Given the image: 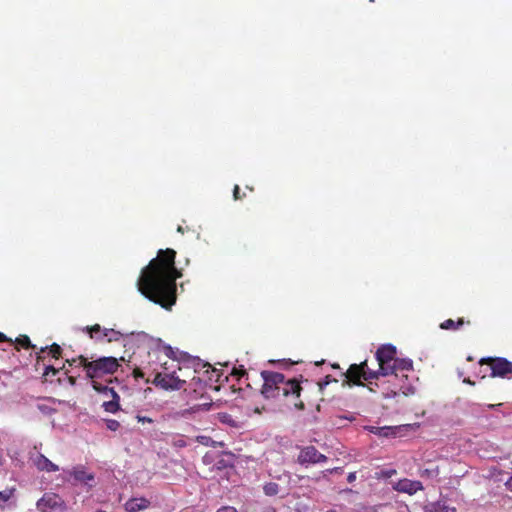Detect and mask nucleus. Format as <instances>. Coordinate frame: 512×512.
Wrapping results in <instances>:
<instances>
[{"mask_svg": "<svg viewBox=\"0 0 512 512\" xmlns=\"http://www.w3.org/2000/svg\"><path fill=\"white\" fill-rule=\"evenodd\" d=\"M176 251L160 249L157 256L142 269L137 281L138 290L147 299L170 310L176 303V280L182 273L175 266Z\"/></svg>", "mask_w": 512, "mask_h": 512, "instance_id": "nucleus-1", "label": "nucleus"}, {"mask_svg": "<svg viewBox=\"0 0 512 512\" xmlns=\"http://www.w3.org/2000/svg\"><path fill=\"white\" fill-rule=\"evenodd\" d=\"M261 377V394L266 399L282 396L287 404L299 411L312 408L316 403V398L308 395L309 389L296 378L286 380L283 374L266 370L261 372Z\"/></svg>", "mask_w": 512, "mask_h": 512, "instance_id": "nucleus-2", "label": "nucleus"}, {"mask_svg": "<svg viewBox=\"0 0 512 512\" xmlns=\"http://www.w3.org/2000/svg\"><path fill=\"white\" fill-rule=\"evenodd\" d=\"M119 361H124V357L120 359L100 357L92 361H89L86 357H81L80 364L86 373V377L91 380L93 389L97 392H102L107 391L108 386L98 382V379L105 375H113L120 366Z\"/></svg>", "mask_w": 512, "mask_h": 512, "instance_id": "nucleus-3", "label": "nucleus"}, {"mask_svg": "<svg viewBox=\"0 0 512 512\" xmlns=\"http://www.w3.org/2000/svg\"><path fill=\"white\" fill-rule=\"evenodd\" d=\"M396 347L391 344L380 346L375 357L378 362L380 374L387 375L389 372H411L413 370V362L411 359L397 358Z\"/></svg>", "mask_w": 512, "mask_h": 512, "instance_id": "nucleus-4", "label": "nucleus"}, {"mask_svg": "<svg viewBox=\"0 0 512 512\" xmlns=\"http://www.w3.org/2000/svg\"><path fill=\"white\" fill-rule=\"evenodd\" d=\"M385 377L386 385L382 389V398L389 399L399 395L408 396L415 388L408 382L407 372H389Z\"/></svg>", "mask_w": 512, "mask_h": 512, "instance_id": "nucleus-5", "label": "nucleus"}, {"mask_svg": "<svg viewBox=\"0 0 512 512\" xmlns=\"http://www.w3.org/2000/svg\"><path fill=\"white\" fill-rule=\"evenodd\" d=\"M379 375H381L380 369H371L368 366V361L364 360L359 364H351L347 371L342 373V376L345 377L343 385H364L363 380L378 378Z\"/></svg>", "mask_w": 512, "mask_h": 512, "instance_id": "nucleus-6", "label": "nucleus"}, {"mask_svg": "<svg viewBox=\"0 0 512 512\" xmlns=\"http://www.w3.org/2000/svg\"><path fill=\"white\" fill-rule=\"evenodd\" d=\"M147 355L149 359H151L152 363H159L161 367V371H158L156 367L151 369L152 373L159 374H172V375H180L182 373H193L190 368L187 366H182L181 363L175 358H169L165 361H162L160 352L158 350L148 351Z\"/></svg>", "mask_w": 512, "mask_h": 512, "instance_id": "nucleus-7", "label": "nucleus"}, {"mask_svg": "<svg viewBox=\"0 0 512 512\" xmlns=\"http://www.w3.org/2000/svg\"><path fill=\"white\" fill-rule=\"evenodd\" d=\"M191 374L192 373H182L180 375H172L167 373H155L152 383L164 390H180L184 388L187 378H189Z\"/></svg>", "mask_w": 512, "mask_h": 512, "instance_id": "nucleus-8", "label": "nucleus"}, {"mask_svg": "<svg viewBox=\"0 0 512 512\" xmlns=\"http://www.w3.org/2000/svg\"><path fill=\"white\" fill-rule=\"evenodd\" d=\"M480 365L489 367L491 377H505L512 373V362L505 358H483Z\"/></svg>", "mask_w": 512, "mask_h": 512, "instance_id": "nucleus-9", "label": "nucleus"}, {"mask_svg": "<svg viewBox=\"0 0 512 512\" xmlns=\"http://www.w3.org/2000/svg\"><path fill=\"white\" fill-rule=\"evenodd\" d=\"M64 500L56 493H45L36 503V507L40 512H53L63 509Z\"/></svg>", "mask_w": 512, "mask_h": 512, "instance_id": "nucleus-10", "label": "nucleus"}, {"mask_svg": "<svg viewBox=\"0 0 512 512\" xmlns=\"http://www.w3.org/2000/svg\"><path fill=\"white\" fill-rule=\"evenodd\" d=\"M327 460V456L320 453L314 446L301 448L297 457V461L301 465L324 463Z\"/></svg>", "mask_w": 512, "mask_h": 512, "instance_id": "nucleus-11", "label": "nucleus"}, {"mask_svg": "<svg viewBox=\"0 0 512 512\" xmlns=\"http://www.w3.org/2000/svg\"><path fill=\"white\" fill-rule=\"evenodd\" d=\"M301 385L303 387H306L309 389L308 395L311 397L316 398V403L313 407H316L317 411H320V404L318 403V395L322 394L324 388L329 385L331 382H337L336 379H332L330 375H327L322 381H319L316 383V385H313L311 382H309L307 379L300 381Z\"/></svg>", "mask_w": 512, "mask_h": 512, "instance_id": "nucleus-12", "label": "nucleus"}, {"mask_svg": "<svg viewBox=\"0 0 512 512\" xmlns=\"http://www.w3.org/2000/svg\"><path fill=\"white\" fill-rule=\"evenodd\" d=\"M393 490L406 493L408 495H414L418 491H422L424 489L422 483L418 480H410L408 478L400 479L392 485Z\"/></svg>", "mask_w": 512, "mask_h": 512, "instance_id": "nucleus-13", "label": "nucleus"}, {"mask_svg": "<svg viewBox=\"0 0 512 512\" xmlns=\"http://www.w3.org/2000/svg\"><path fill=\"white\" fill-rule=\"evenodd\" d=\"M423 512H457V508L446 497H440L436 501H430L424 504Z\"/></svg>", "mask_w": 512, "mask_h": 512, "instance_id": "nucleus-14", "label": "nucleus"}, {"mask_svg": "<svg viewBox=\"0 0 512 512\" xmlns=\"http://www.w3.org/2000/svg\"><path fill=\"white\" fill-rule=\"evenodd\" d=\"M69 473L77 482L88 485L89 487L94 486L95 475L88 472L84 466H75Z\"/></svg>", "mask_w": 512, "mask_h": 512, "instance_id": "nucleus-15", "label": "nucleus"}, {"mask_svg": "<svg viewBox=\"0 0 512 512\" xmlns=\"http://www.w3.org/2000/svg\"><path fill=\"white\" fill-rule=\"evenodd\" d=\"M149 506L150 501L144 497L131 498L124 504L127 512H139L147 509Z\"/></svg>", "mask_w": 512, "mask_h": 512, "instance_id": "nucleus-16", "label": "nucleus"}, {"mask_svg": "<svg viewBox=\"0 0 512 512\" xmlns=\"http://www.w3.org/2000/svg\"><path fill=\"white\" fill-rule=\"evenodd\" d=\"M33 463L39 471L45 472H56L59 470V467L51 462L47 457L43 454H38L34 459Z\"/></svg>", "mask_w": 512, "mask_h": 512, "instance_id": "nucleus-17", "label": "nucleus"}, {"mask_svg": "<svg viewBox=\"0 0 512 512\" xmlns=\"http://www.w3.org/2000/svg\"><path fill=\"white\" fill-rule=\"evenodd\" d=\"M101 393H105L106 395L110 394V396L112 397V400L105 401L103 403L102 406H103L104 410L106 412L116 413L120 409V405H119L120 397L117 394V392L113 388L108 387L107 391H102Z\"/></svg>", "mask_w": 512, "mask_h": 512, "instance_id": "nucleus-18", "label": "nucleus"}, {"mask_svg": "<svg viewBox=\"0 0 512 512\" xmlns=\"http://www.w3.org/2000/svg\"><path fill=\"white\" fill-rule=\"evenodd\" d=\"M363 382V387H366L372 393H380L381 395L382 389L386 385L385 377L383 375H379L378 378L363 380Z\"/></svg>", "mask_w": 512, "mask_h": 512, "instance_id": "nucleus-19", "label": "nucleus"}, {"mask_svg": "<svg viewBox=\"0 0 512 512\" xmlns=\"http://www.w3.org/2000/svg\"><path fill=\"white\" fill-rule=\"evenodd\" d=\"M48 350V353L55 359H59L62 355V348L57 344L53 343L51 346L43 347L37 353V363L44 361L45 356L43 355Z\"/></svg>", "mask_w": 512, "mask_h": 512, "instance_id": "nucleus-20", "label": "nucleus"}, {"mask_svg": "<svg viewBox=\"0 0 512 512\" xmlns=\"http://www.w3.org/2000/svg\"><path fill=\"white\" fill-rule=\"evenodd\" d=\"M440 475V469L437 465H432L420 471V476L426 479H437Z\"/></svg>", "mask_w": 512, "mask_h": 512, "instance_id": "nucleus-21", "label": "nucleus"}, {"mask_svg": "<svg viewBox=\"0 0 512 512\" xmlns=\"http://www.w3.org/2000/svg\"><path fill=\"white\" fill-rule=\"evenodd\" d=\"M464 323L463 318H459L457 321L447 319L440 324V328L443 330H458Z\"/></svg>", "mask_w": 512, "mask_h": 512, "instance_id": "nucleus-22", "label": "nucleus"}, {"mask_svg": "<svg viewBox=\"0 0 512 512\" xmlns=\"http://www.w3.org/2000/svg\"><path fill=\"white\" fill-rule=\"evenodd\" d=\"M280 486L275 482H267L263 486V492L266 496H275L279 493Z\"/></svg>", "mask_w": 512, "mask_h": 512, "instance_id": "nucleus-23", "label": "nucleus"}, {"mask_svg": "<svg viewBox=\"0 0 512 512\" xmlns=\"http://www.w3.org/2000/svg\"><path fill=\"white\" fill-rule=\"evenodd\" d=\"M15 488H7L0 491V508L3 509L6 503L14 496Z\"/></svg>", "mask_w": 512, "mask_h": 512, "instance_id": "nucleus-24", "label": "nucleus"}, {"mask_svg": "<svg viewBox=\"0 0 512 512\" xmlns=\"http://www.w3.org/2000/svg\"><path fill=\"white\" fill-rule=\"evenodd\" d=\"M122 334L114 329H103L102 338H107L108 342L119 341Z\"/></svg>", "mask_w": 512, "mask_h": 512, "instance_id": "nucleus-25", "label": "nucleus"}, {"mask_svg": "<svg viewBox=\"0 0 512 512\" xmlns=\"http://www.w3.org/2000/svg\"><path fill=\"white\" fill-rule=\"evenodd\" d=\"M15 343L17 346H21L25 349L36 348L35 345L31 344L30 338L27 335H20L19 337L16 338Z\"/></svg>", "mask_w": 512, "mask_h": 512, "instance_id": "nucleus-26", "label": "nucleus"}, {"mask_svg": "<svg viewBox=\"0 0 512 512\" xmlns=\"http://www.w3.org/2000/svg\"><path fill=\"white\" fill-rule=\"evenodd\" d=\"M144 369H149L151 370L152 369V361L150 360L147 364V366H143V367H138V366H135L133 368V377L135 379H139V378H143L144 377Z\"/></svg>", "mask_w": 512, "mask_h": 512, "instance_id": "nucleus-27", "label": "nucleus"}, {"mask_svg": "<svg viewBox=\"0 0 512 512\" xmlns=\"http://www.w3.org/2000/svg\"><path fill=\"white\" fill-rule=\"evenodd\" d=\"M396 474H397L396 469H392V468L391 469H382L380 472L377 473V478L388 479Z\"/></svg>", "mask_w": 512, "mask_h": 512, "instance_id": "nucleus-28", "label": "nucleus"}, {"mask_svg": "<svg viewBox=\"0 0 512 512\" xmlns=\"http://www.w3.org/2000/svg\"><path fill=\"white\" fill-rule=\"evenodd\" d=\"M390 427H373L371 432L379 435L387 437L390 434Z\"/></svg>", "mask_w": 512, "mask_h": 512, "instance_id": "nucleus-29", "label": "nucleus"}, {"mask_svg": "<svg viewBox=\"0 0 512 512\" xmlns=\"http://www.w3.org/2000/svg\"><path fill=\"white\" fill-rule=\"evenodd\" d=\"M86 331L90 335L91 338H94V334H97V333H100V332L103 333V329L101 328V326L99 324H95V325H92V326H87L86 327Z\"/></svg>", "mask_w": 512, "mask_h": 512, "instance_id": "nucleus-30", "label": "nucleus"}, {"mask_svg": "<svg viewBox=\"0 0 512 512\" xmlns=\"http://www.w3.org/2000/svg\"><path fill=\"white\" fill-rule=\"evenodd\" d=\"M213 405L212 401L210 400L209 402L208 401H202V403H199L195 406L192 407L193 410H204V411H208L211 406Z\"/></svg>", "mask_w": 512, "mask_h": 512, "instance_id": "nucleus-31", "label": "nucleus"}, {"mask_svg": "<svg viewBox=\"0 0 512 512\" xmlns=\"http://www.w3.org/2000/svg\"><path fill=\"white\" fill-rule=\"evenodd\" d=\"M172 445L177 448H184L187 446V442L183 437H177L172 441Z\"/></svg>", "mask_w": 512, "mask_h": 512, "instance_id": "nucleus-32", "label": "nucleus"}, {"mask_svg": "<svg viewBox=\"0 0 512 512\" xmlns=\"http://www.w3.org/2000/svg\"><path fill=\"white\" fill-rule=\"evenodd\" d=\"M106 425L107 428L111 431H116L120 427V423L114 419L107 420Z\"/></svg>", "mask_w": 512, "mask_h": 512, "instance_id": "nucleus-33", "label": "nucleus"}, {"mask_svg": "<svg viewBox=\"0 0 512 512\" xmlns=\"http://www.w3.org/2000/svg\"><path fill=\"white\" fill-rule=\"evenodd\" d=\"M244 197H245V193L241 194L240 193V187L238 185H235L234 189H233V198H234V200H242Z\"/></svg>", "mask_w": 512, "mask_h": 512, "instance_id": "nucleus-34", "label": "nucleus"}, {"mask_svg": "<svg viewBox=\"0 0 512 512\" xmlns=\"http://www.w3.org/2000/svg\"><path fill=\"white\" fill-rule=\"evenodd\" d=\"M60 369H56L55 367H53L52 365H48L45 367V370H44V376H48L50 373L52 375H56L58 372H59Z\"/></svg>", "mask_w": 512, "mask_h": 512, "instance_id": "nucleus-35", "label": "nucleus"}, {"mask_svg": "<svg viewBox=\"0 0 512 512\" xmlns=\"http://www.w3.org/2000/svg\"><path fill=\"white\" fill-rule=\"evenodd\" d=\"M136 419H137L138 422H141V423H149V424L153 423V419L152 418L147 417V416H142L140 414L136 415Z\"/></svg>", "mask_w": 512, "mask_h": 512, "instance_id": "nucleus-36", "label": "nucleus"}, {"mask_svg": "<svg viewBox=\"0 0 512 512\" xmlns=\"http://www.w3.org/2000/svg\"><path fill=\"white\" fill-rule=\"evenodd\" d=\"M81 357H83V356L80 355L77 358H73V359H70V360L67 359L66 362L69 364V366H81V364H80Z\"/></svg>", "mask_w": 512, "mask_h": 512, "instance_id": "nucleus-37", "label": "nucleus"}, {"mask_svg": "<svg viewBox=\"0 0 512 512\" xmlns=\"http://www.w3.org/2000/svg\"><path fill=\"white\" fill-rule=\"evenodd\" d=\"M216 512H237V509L233 506H222Z\"/></svg>", "mask_w": 512, "mask_h": 512, "instance_id": "nucleus-38", "label": "nucleus"}, {"mask_svg": "<svg viewBox=\"0 0 512 512\" xmlns=\"http://www.w3.org/2000/svg\"><path fill=\"white\" fill-rule=\"evenodd\" d=\"M232 374L238 375V376H243L244 374H246V372L243 368H241V369L234 368Z\"/></svg>", "mask_w": 512, "mask_h": 512, "instance_id": "nucleus-39", "label": "nucleus"}, {"mask_svg": "<svg viewBox=\"0 0 512 512\" xmlns=\"http://www.w3.org/2000/svg\"><path fill=\"white\" fill-rule=\"evenodd\" d=\"M328 473L332 474V473H342L343 472V468L341 467H335V468H332V469H328L327 470Z\"/></svg>", "mask_w": 512, "mask_h": 512, "instance_id": "nucleus-40", "label": "nucleus"}, {"mask_svg": "<svg viewBox=\"0 0 512 512\" xmlns=\"http://www.w3.org/2000/svg\"><path fill=\"white\" fill-rule=\"evenodd\" d=\"M355 480H356V472H351V473H349V474H348V476H347V481H348L349 483H352V482H354Z\"/></svg>", "mask_w": 512, "mask_h": 512, "instance_id": "nucleus-41", "label": "nucleus"}, {"mask_svg": "<svg viewBox=\"0 0 512 512\" xmlns=\"http://www.w3.org/2000/svg\"><path fill=\"white\" fill-rule=\"evenodd\" d=\"M6 341L10 342L11 345L13 344L11 339H8L5 334L0 332V342H6Z\"/></svg>", "mask_w": 512, "mask_h": 512, "instance_id": "nucleus-42", "label": "nucleus"}, {"mask_svg": "<svg viewBox=\"0 0 512 512\" xmlns=\"http://www.w3.org/2000/svg\"><path fill=\"white\" fill-rule=\"evenodd\" d=\"M263 512H276L275 508L272 506L265 507Z\"/></svg>", "mask_w": 512, "mask_h": 512, "instance_id": "nucleus-43", "label": "nucleus"}, {"mask_svg": "<svg viewBox=\"0 0 512 512\" xmlns=\"http://www.w3.org/2000/svg\"><path fill=\"white\" fill-rule=\"evenodd\" d=\"M507 488L512 491V476L509 478V480L506 483Z\"/></svg>", "mask_w": 512, "mask_h": 512, "instance_id": "nucleus-44", "label": "nucleus"}, {"mask_svg": "<svg viewBox=\"0 0 512 512\" xmlns=\"http://www.w3.org/2000/svg\"><path fill=\"white\" fill-rule=\"evenodd\" d=\"M177 231H178L179 233H181V234H184V232H185V228H184L183 226L179 225V226H178V228H177Z\"/></svg>", "mask_w": 512, "mask_h": 512, "instance_id": "nucleus-45", "label": "nucleus"}, {"mask_svg": "<svg viewBox=\"0 0 512 512\" xmlns=\"http://www.w3.org/2000/svg\"><path fill=\"white\" fill-rule=\"evenodd\" d=\"M501 405H502L501 403H499V404H489L487 407L490 408V409H493V408L501 406Z\"/></svg>", "mask_w": 512, "mask_h": 512, "instance_id": "nucleus-46", "label": "nucleus"}, {"mask_svg": "<svg viewBox=\"0 0 512 512\" xmlns=\"http://www.w3.org/2000/svg\"><path fill=\"white\" fill-rule=\"evenodd\" d=\"M463 382L470 385H474V382H472L469 378H465Z\"/></svg>", "mask_w": 512, "mask_h": 512, "instance_id": "nucleus-47", "label": "nucleus"}, {"mask_svg": "<svg viewBox=\"0 0 512 512\" xmlns=\"http://www.w3.org/2000/svg\"><path fill=\"white\" fill-rule=\"evenodd\" d=\"M69 382H70V384L74 385L76 380L74 377H69Z\"/></svg>", "mask_w": 512, "mask_h": 512, "instance_id": "nucleus-48", "label": "nucleus"}, {"mask_svg": "<svg viewBox=\"0 0 512 512\" xmlns=\"http://www.w3.org/2000/svg\"><path fill=\"white\" fill-rule=\"evenodd\" d=\"M247 189H249L250 191H253V187H250V186H246Z\"/></svg>", "mask_w": 512, "mask_h": 512, "instance_id": "nucleus-49", "label": "nucleus"}, {"mask_svg": "<svg viewBox=\"0 0 512 512\" xmlns=\"http://www.w3.org/2000/svg\"><path fill=\"white\" fill-rule=\"evenodd\" d=\"M333 368H339V365L338 364H334L332 365Z\"/></svg>", "mask_w": 512, "mask_h": 512, "instance_id": "nucleus-50", "label": "nucleus"}, {"mask_svg": "<svg viewBox=\"0 0 512 512\" xmlns=\"http://www.w3.org/2000/svg\"><path fill=\"white\" fill-rule=\"evenodd\" d=\"M96 512H106L105 510L98 509Z\"/></svg>", "mask_w": 512, "mask_h": 512, "instance_id": "nucleus-51", "label": "nucleus"}, {"mask_svg": "<svg viewBox=\"0 0 512 512\" xmlns=\"http://www.w3.org/2000/svg\"><path fill=\"white\" fill-rule=\"evenodd\" d=\"M326 512H336V511H335V510H333V509H330V510H328V511H326Z\"/></svg>", "mask_w": 512, "mask_h": 512, "instance_id": "nucleus-52", "label": "nucleus"}]
</instances>
